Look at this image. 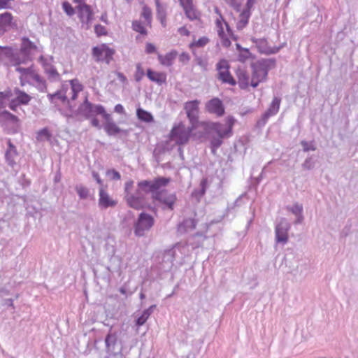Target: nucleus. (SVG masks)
Segmentation results:
<instances>
[{
    "label": "nucleus",
    "mask_w": 358,
    "mask_h": 358,
    "mask_svg": "<svg viewBox=\"0 0 358 358\" xmlns=\"http://www.w3.org/2000/svg\"><path fill=\"white\" fill-rule=\"evenodd\" d=\"M78 15L83 23L88 24L92 17V10L90 6L86 3H80L77 6Z\"/></svg>",
    "instance_id": "obj_23"
},
{
    "label": "nucleus",
    "mask_w": 358,
    "mask_h": 358,
    "mask_svg": "<svg viewBox=\"0 0 358 358\" xmlns=\"http://www.w3.org/2000/svg\"><path fill=\"white\" fill-rule=\"evenodd\" d=\"M185 10V15L186 16L191 20H196L197 19L198 17V15L196 12V10H194V7L192 6V7H189V8H186L184 10Z\"/></svg>",
    "instance_id": "obj_47"
},
{
    "label": "nucleus",
    "mask_w": 358,
    "mask_h": 358,
    "mask_svg": "<svg viewBox=\"0 0 358 358\" xmlns=\"http://www.w3.org/2000/svg\"><path fill=\"white\" fill-rule=\"evenodd\" d=\"M196 127L191 125L186 127L183 124H179L178 126L174 127L171 132L172 140L175 141L177 144L183 145L187 143L192 131Z\"/></svg>",
    "instance_id": "obj_5"
},
{
    "label": "nucleus",
    "mask_w": 358,
    "mask_h": 358,
    "mask_svg": "<svg viewBox=\"0 0 358 358\" xmlns=\"http://www.w3.org/2000/svg\"><path fill=\"white\" fill-rule=\"evenodd\" d=\"M184 246L180 244H176L172 248L166 250L163 254L162 261L169 264V267L173 265L175 260L176 250H180Z\"/></svg>",
    "instance_id": "obj_25"
},
{
    "label": "nucleus",
    "mask_w": 358,
    "mask_h": 358,
    "mask_svg": "<svg viewBox=\"0 0 358 358\" xmlns=\"http://www.w3.org/2000/svg\"><path fill=\"white\" fill-rule=\"evenodd\" d=\"M52 134L47 128H43L39 130L36 134V139L38 141H50Z\"/></svg>",
    "instance_id": "obj_39"
},
{
    "label": "nucleus",
    "mask_w": 358,
    "mask_h": 358,
    "mask_svg": "<svg viewBox=\"0 0 358 358\" xmlns=\"http://www.w3.org/2000/svg\"><path fill=\"white\" fill-rule=\"evenodd\" d=\"M30 69H31V66L28 67V68H23V67L18 66L15 69L16 71H17L20 73V83L22 86L24 85V79Z\"/></svg>",
    "instance_id": "obj_46"
},
{
    "label": "nucleus",
    "mask_w": 358,
    "mask_h": 358,
    "mask_svg": "<svg viewBox=\"0 0 358 358\" xmlns=\"http://www.w3.org/2000/svg\"><path fill=\"white\" fill-rule=\"evenodd\" d=\"M204 184H205V180L201 181V185L202 186L201 189L199 192H197V191L193 192L192 195L195 196H199V197L202 196L205 194V191H206L205 187H204Z\"/></svg>",
    "instance_id": "obj_57"
},
{
    "label": "nucleus",
    "mask_w": 358,
    "mask_h": 358,
    "mask_svg": "<svg viewBox=\"0 0 358 358\" xmlns=\"http://www.w3.org/2000/svg\"><path fill=\"white\" fill-rule=\"evenodd\" d=\"M0 96L3 101L5 102L6 99H8L13 96V92L10 90H6L3 92H0Z\"/></svg>",
    "instance_id": "obj_56"
},
{
    "label": "nucleus",
    "mask_w": 358,
    "mask_h": 358,
    "mask_svg": "<svg viewBox=\"0 0 358 358\" xmlns=\"http://www.w3.org/2000/svg\"><path fill=\"white\" fill-rule=\"evenodd\" d=\"M141 15L147 21V24L148 25H150L151 23V19H152L151 10L148 7L144 6L143 8V12H142Z\"/></svg>",
    "instance_id": "obj_45"
},
{
    "label": "nucleus",
    "mask_w": 358,
    "mask_h": 358,
    "mask_svg": "<svg viewBox=\"0 0 358 358\" xmlns=\"http://www.w3.org/2000/svg\"><path fill=\"white\" fill-rule=\"evenodd\" d=\"M209 42V39L207 37H201L196 41H194L192 45H196L197 47H203Z\"/></svg>",
    "instance_id": "obj_54"
},
{
    "label": "nucleus",
    "mask_w": 358,
    "mask_h": 358,
    "mask_svg": "<svg viewBox=\"0 0 358 358\" xmlns=\"http://www.w3.org/2000/svg\"><path fill=\"white\" fill-rule=\"evenodd\" d=\"M106 174L108 177L113 180H118L121 178L120 173L115 169H108Z\"/></svg>",
    "instance_id": "obj_49"
},
{
    "label": "nucleus",
    "mask_w": 358,
    "mask_h": 358,
    "mask_svg": "<svg viewBox=\"0 0 358 358\" xmlns=\"http://www.w3.org/2000/svg\"><path fill=\"white\" fill-rule=\"evenodd\" d=\"M275 66V59H262L251 64L252 76L250 86L255 88L260 83L266 80L268 72Z\"/></svg>",
    "instance_id": "obj_1"
},
{
    "label": "nucleus",
    "mask_w": 358,
    "mask_h": 358,
    "mask_svg": "<svg viewBox=\"0 0 358 358\" xmlns=\"http://www.w3.org/2000/svg\"><path fill=\"white\" fill-rule=\"evenodd\" d=\"M229 64L227 61L222 59L217 64V70L218 71L217 78L224 83L229 84L234 86L236 84L235 79L231 76L229 71Z\"/></svg>",
    "instance_id": "obj_9"
},
{
    "label": "nucleus",
    "mask_w": 358,
    "mask_h": 358,
    "mask_svg": "<svg viewBox=\"0 0 358 358\" xmlns=\"http://www.w3.org/2000/svg\"><path fill=\"white\" fill-rule=\"evenodd\" d=\"M287 210L290 211L292 214H294L296 219L294 221L295 224H301L303 221V206L298 203H294L292 206H288L286 207Z\"/></svg>",
    "instance_id": "obj_27"
},
{
    "label": "nucleus",
    "mask_w": 358,
    "mask_h": 358,
    "mask_svg": "<svg viewBox=\"0 0 358 358\" xmlns=\"http://www.w3.org/2000/svg\"><path fill=\"white\" fill-rule=\"evenodd\" d=\"M177 55V52L176 50H173L167 53L165 56L159 55L158 56V59L162 64L169 66L172 65L173 61L176 59Z\"/></svg>",
    "instance_id": "obj_32"
},
{
    "label": "nucleus",
    "mask_w": 358,
    "mask_h": 358,
    "mask_svg": "<svg viewBox=\"0 0 358 358\" xmlns=\"http://www.w3.org/2000/svg\"><path fill=\"white\" fill-rule=\"evenodd\" d=\"M133 185L134 181L131 180L127 181L125 183L124 198L129 207L139 210L143 206L145 194H144L143 191L140 190L138 187L135 190V192H133Z\"/></svg>",
    "instance_id": "obj_2"
},
{
    "label": "nucleus",
    "mask_w": 358,
    "mask_h": 358,
    "mask_svg": "<svg viewBox=\"0 0 358 358\" xmlns=\"http://www.w3.org/2000/svg\"><path fill=\"white\" fill-rule=\"evenodd\" d=\"M94 31L98 36H103L106 34V28L101 24H96L94 27Z\"/></svg>",
    "instance_id": "obj_55"
},
{
    "label": "nucleus",
    "mask_w": 358,
    "mask_h": 358,
    "mask_svg": "<svg viewBox=\"0 0 358 358\" xmlns=\"http://www.w3.org/2000/svg\"><path fill=\"white\" fill-rule=\"evenodd\" d=\"M196 225V221L192 218H188L185 220L182 223L179 225V230L184 231H187L189 230H192L195 229Z\"/></svg>",
    "instance_id": "obj_35"
},
{
    "label": "nucleus",
    "mask_w": 358,
    "mask_h": 358,
    "mask_svg": "<svg viewBox=\"0 0 358 358\" xmlns=\"http://www.w3.org/2000/svg\"><path fill=\"white\" fill-rule=\"evenodd\" d=\"M17 28V24L13 22L11 13L6 12L0 15V36L3 35L9 29Z\"/></svg>",
    "instance_id": "obj_20"
},
{
    "label": "nucleus",
    "mask_w": 358,
    "mask_h": 358,
    "mask_svg": "<svg viewBox=\"0 0 358 358\" xmlns=\"http://www.w3.org/2000/svg\"><path fill=\"white\" fill-rule=\"evenodd\" d=\"M103 129L108 136H115L120 133H127L126 130L120 128L115 122L110 124H104Z\"/></svg>",
    "instance_id": "obj_29"
},
{
    "label": "nucleus",
    "mask_w": 358,
    "mask_h": 358,
    "mask_svg": "<svg viewBox=\"0 0 358 358\" xmlns=\"http://www.w3.org/2000/svg\"><path fill=\"white\" fill-rule=\"evenodd\" d=\"M30 85L35 86L41 92H45L47 90L46 81L39 74L34 76V80L31 81Z\"/></svg>",
    "instance_id": "obj_31"
},
{
    "label": "nucleus",
    "mask_w": 358,
    "mask_h": 358,
    "mask_svg": "<svg viewBox=\"0 0 358 358\" xmlns=\"http://www.w3.org/2000/svg\"><path fill=\"white\" fill-rule=\"evenodd\" d=\"M351 227L352 223L350 221H348L346 225L343 227L341 232V236L342 237H347L351 234Z\"/></svg>",
    "instance_id": "obj_53"
},
{
    "label": "nucleus",
    "mask_w": 358,
    "mask_h": 358,
    "mask_svg": "<svg viewBox=\"0 0 358 358\" xmlns=\"http://www.w3.org/2000/svg\"><path fill=\"white\" fill-rule=\"evenodd\" d=\"M224 137H222L221 136H212L210 145H211V151L213 155H215L216 150L218 148L221 146L222 144V139Z\"/></svg>",
    "instance_id": "obj_38"
},
{
    "label": "nucleus",
    "mask_w": 358,
    "mask_h": 358,
    "mask_svg": "<svg viewBox=\"0 0 358 358\" xmlns=\"http://www.w3.org/2000/svg\"><path fill=\"white\" fill-rule=\"evenodd\" d=\"M92 176H93V178L96 181V182L100 185V187H104L103 184V181L100 178V176L98 173L93 171Z\"/></svg>",
    "instance_id": "obj_63"
},
{
    "label": "nucleus",
    "mask_w": 358,
    "mask_h": 358,
    "mask_svg": "<svg viewBox=\"0 0 358 358\" xmlns=\"http://www.w3.org/2000/svg\"><path fill=\"white\" fill-rule=\"evenodd\" d=\"M40 60L42 62L44 72L47 75L48 78L50 81L60 80L59 73L57 72L56 68L51 64V62L53 60V57H50V59H47L43 56H41L40 57Z\"/></svg>",
    "instance_id": "obj_11"
},
{
    "label": "nucleus",
    "mask_w": 358,
    "mask_h": 358,
    "mask_svg": "<svg viewBox=\"0 0 358 358\" xmlns=\"http://www.w3.org/2000/svg\"><path fill=\"white\" fill-rule=\"evenodd\" d=\"M104 112V107L101 105H94L85 98V101L79 106L78 113L85 118H90L95 115Z\"/></svg>",
    "instance_id": "obj_6"
},
{
    "label": "nucleus",
    "mask_w": 358,
    "mask_h": 358,
    "mask_svg": "<svg viewBox=\"0 0 358 358\" xmlns=\"http://www.w3.org/2000/svg\"><path fill=\"white\" fill-rule=\"evenodd\" d=\"M0 60H8L10 62H13L14 65L24 63V60L20 59L17 55L14 53L13 50L9 47L0 46Z\"/></svg>",
    "instance_id": "obj_18"
},
{
    "label": "nucleus",
    "mask_w": 358,
    "mask_h": 358,
    "mask_svg": "<svg viewBox=\"0 0 358 358\" xmlns=\"http://www.w3.org/2000/svg\"><path fill=\"white\" fill-rule=\"evenodd\" d=\"M14 92L16 95L17 100L22 104H27L31 100V96L29 94L17 88L15 89Z\"/></svg>",
    "instance_id": "obj_37"
},
{
    "label": "nucleus",
    "mask_w": 358,
    "mask_h": 358,
    "mask_svg": "<svg viewBox=\"0 0 358 358\" xmlns=\"http://www.w3.org/2000/svg\"><path fill=\"white\" fill-rule=\"evenodd\" d=\"M136 67V70L134 74L135 80L136 82H140L145 75L144 69H143L141 63H138Z\"/></svg>",
    "instance_id": "obj_42"
},
{
    "label": "nucleus",
    "mask_w": 358,
    "mask_h": 358,
    "mask_svg": "<svg viewBox=\"0 0 358 358\" xmlns=\"http://www.w3.org/2000/svg\"><path fill=\"white\" fill-rule=\"evenodd\" d=\"M181 6L183 9L189 8V7L193 6L192 0H179Z\"/></svg>",
    "instance_id": "obj_58"
},
{
    "label": "nucleus",
    "mask_w": 358,
    "mask_h": 358,
    "mask_svg": "<svg viewBox=\"0 0 358 358\" xmlns=\"http://www.w3.org/2000/svg\"><path fill=\"white\" fill-rule=\"evenodd\" d=\"M290 224L285 218H281L275 227V240L277 243H287L288 241V231Z\"/></svg>",
    "instance_id": "obj_10"
},
{
    "label": "nucleus",
    "mask_w": 358,
    "mask_h": 358,
    "mask_svg": "<svg viewBox=\"0 0 358 358\" xmlns=\"http://www.w3.org/2000/svg\"><path fill=\"white\" fill-rule=\"evenodd\" d=\"M8 148L5 153V159L8 166L13 167L16 164L15 159L17 157V152L15 146L8 141Z\"/></svg>",
    "instance_id": "obj_24"
},
{
    "label": "nucleus",
    "mask_w": 358,
    "mask_h": 358,
    "mask_svg": "<svg viewBox=\"0 0 358 358\" xmlns=\"http://www.w3.org/2000/svg\"><path fill=\"white\" fill-rule=\"evenodd\" d=\"M281 99L279 97H274L267 110L263 114L262 120L259 124H265L268 119L278 113Z\"/></svg>",
    "instance_id": "obj_19"
},
{
    "label": "nucleus",
    "mask_w": 358,
    "mask_h": 358,
    "mask_svg": "<svg viewBox=\"0 0 358 358\" xmlns=\"http://www.w3.org/2000/svg\"><path fill=\"white\" fill-rule=\"evenodd\" d=\"M71 84V92H80L83 90V85L80 83L78 80L77 79H73L70 80Z\"/></svg>",
    "instance_id": "obj_44"
},
{
    "label": "nucleus",
    "mask_w": 358,
    "mask_h": 358,
    "mask_svg": "<svg viewBox=\"0 0 358 358\" xmlns=\"http://www.w3.org/2000/svg\"><path fill=\"white\" fill-rule=\"evenodd\" d=\"M236 76L238 78V83L241 89H246L250 85L251 78L245 70L238 68L236 71Z\"/></svg>",
    "instance_id": "obj_26"
},
{
    "label": "nucleus",
    "mask_w": 358,
    "mask_h": 358,
    "mask_svg": "<svg viewBox=\"0 0 358 358\" xmlns=\"http://www.w3.org/2000/svg\"><path fill=\"white\" fill-rule=\"evenodd\" d=\"M300 143L303 148V151L305 152L310 150L315 151L316 150V146L313 141L308 142L306 141H301Z\"/></svg>",
    "instance_id": "obj_43"
},
{
    "label": "nucleus",
    "mask_w": 358,
    "mask_h": 358,
    "mask_svg": "<svg viewBox=\"0 0 358 358\" xmlns=\"http://www.w3.org/2000/svg\"><path fill=\"white\" fill-rule=\"evenodd\" d=\"M132 28L133 29L136 31L139 32L140 34L143 35L147 34V31L144 26L142 24V23L139 21L135 20L132 22Z\"/></svg>",
    "instance_id": "obj_41"
},
{
    "label": "nucleus",
    "mask_w": 358,
    "mask_h": 358,
    "mask_svg": "<svg viewBox=\"0 0 358 358\" xmlns=\"http://www.w3.org/2000/svg\"><path fill=\"white\" fill-rule=\"evenodd\" d=\"M315 166V163L313 161V159L311 157H307L304 162L302 164V167L306 170H310L313 169Z\"/></svg>",
    "instance_id": "obj_52"
},
{
    "label": "nucleus",
    "mask_w": 358,
    "mask_h": 358,
    "mask_svg": "<svg viewBox=\"0 0 358 358\" xmlns=\"http://www.w3.org/2000/svg\"><path fill=\"white\" fill-rule=\"evenodd\" d=\"M99 115H102L103 117L105 119L104 124H110V123L114 122L111 115L110 114L107 113L105 110L103 113H99Z\"/></svg>",
    "instance_id": "obj_59"
},
{
    "label": "nucleus",
    "mask_w": 358,
    "mask_h": 358,
    "mask_svg": "<svg viewBox=\"0 0 358 358\" xmlns=\"http://www.w3.org/2000/svg\"><path fill=\"white\" fill-rule=\"evenodd\" d=\"M206 110L217 117H222L224 114V106L222 101L219 98H213L206 103Z\"/></svg>",
    "instance_id": "obj_13"
},
{
    "label": "nucleus",
    "mask_w": 358,
    "mask_h": 358,
    "mask_svg": "<svg viewBox=\"0 0 358 358\" xmlns=\"http://www.w3.org/2000/svg\"><path fill=\"white\" fill-rule=\"evenodd\" d=\"M169 181V178L160 177L151 181H141L138 183V187L140 188L141 191H143L145 194L149 192H151L152 194H154V193L158 192V190L161 187L166 186ZM152 196L153 195H152Z\"/></svg>",
    "instance_id": "obj_4"
},
{
    "label": "nucleus",
    "mask_w": 358,
    "mask_h": 358,
    "mask_svg": "<svg viewBox=\"0 0 358 358\" xmlns=\"http://www.w3.org/2000/svg\"><path fill=\"white\" fill-rule=\"evenodd\" d=\"M235 120L233 117H228L227 120V122L224 125L227 126V128H230V134L232 132V127L234 124Z\"/></svg>",
    "instance_id": "obj_60"
},
{
    "label": "nucleus",
    "mask_w": 358,
    "mask_h": 358,
    "mask_svg": "<svg viewBox=\"0 0 358 358\" xmlns=\"http://www.w3.org/2000/svg\"><path fill=\"white\" fill-rule=\"evenodd\" d=\"M115 74L120 82H122V83H127V79L126 76L122 73L117 71L115 73Z\"/></svg>",
    "instance_id": "obj_64"
},
{
    "label": "nucleus",
    "mask_w": 358,
    "mask_h": 358,
    "mask_svg": "<svg viewBox=\"0 0 358 358\" xmlns=\"http://www.w3.org/2000/svg\"><path fill=\"white\" fill-rule=\"evenodd\" d=\"M62 8H63L64 12L69 16H72L74 15V13H75L74 9L69 2H67V1L63 2Z\"/></svg>",
    "instance_id": "obj_51"
},
{
    "label": "nucleus",
    "mask_w": 358,
    "mask_h": 358,
    "mask_svg": "<svg viewBox=\"0 0 358 358\" xmlns=\"http://www.w3.org/2000/svg\"><path fill=\"white\" fill-rule=\"evenodd\" d=\"M19 119L7 110H0V127H7L8 125L17 126Z\"/></svg>",
    "instance_id": "obj_21"
},
{
    "label": "nucleus",
    "mask_w": 358,
    "mask_h": 358,
    "mask_svg": "<svg viewBox=\"0 0 358 358\" xmlns=\"http://www.w3.org/2000/svg\"><path fill=\"white\" fill-rule=\"evenodd\" d=\"M152 199L164 204V209L167 208L171 210H173L174 204L177 200L175 194L168 193L166 191H159L154 193Z\"/></svg>",
    "instance_id": "obj_8"
},
{
    "label": "nucleus",
    "mask_w": 358,
    "mask_h": 358,
    "mask_svg": "<svg viewBox=\"0 0 358 358\" xmlns=\"http://www.w3.org/2000/svg\"><path fill=\"white\" fill-rule=\"evenodd\" d=\"M147 76L151 81L159 85L165 83L166 80V75L164 73L153 71L150 69L147 71Z\"/></svg>",
    "instance_id": "obj_28"
},
{
    "label": "nucleus",
    "mask_w": 358,
    "mask_h": 358,
    "mask_svg": "<svg viewBox=\"0 0 358 358\" xmlns=\"http://www.w3.org/2000/svg\"><path fill=\"white\" fill-rule=\"evenodd\" d=\"M37 74L38 73L34 71V69L32 68V66H31V69L27 72V73L24 79V84L26 83L30 84L31 83V81L34 80V76H36Z\"/></svg>",
    "instance_id": "obj_50"
},
{
    "label": "nucleus",
    "mask_w": 358,
    "mask_h": 358,
    "mask_svg": "<svg viewBox=\"0 0 358 358\" xmlns=\"http://www.w3.org/2000/svg\"><path fill=\"white\" fill-rule=\"evenodd\" d=\"M38 51L36 45L31 41L28 38L23 37L20 47V52L25 57L23 60L30 59L33 55Z\"/></svg>",
    "instance_id": "obj_14"
},
{
    "label": "nucleus",
    "mask_w": 358,
    "mask_h": 358,
    "mask_svg": "<svg viewBox=\"0 0 358 358\" xmlns=\"http://www.w3.org/2000/svg\"><path fill=\"white\" fill-rule=\"evenodd\" d=\"M209 134L215 133L216 136H221L222 137H229L231 136L230 128H227L226 125H224L219 122H208L206 127Z\"/></svg>",
    "instance_id": "obj_17"
},
{
    "label": "nucleus",
    "mask_w": 358,
    "mask_h": 358,
    "mask_svg": "<svg viewBox=\"0 0 358 358\" xmlns=\"http://www.w3.org/2000/svg\"><path fill=\"white\" fill-rule=\"evenodd\" d=\"M99 206L101 208L106 209L117 204V201L110 196L104 187H99Z\"/></svg>",
    "instance_id": "obj_16"
},
{
    "label": "nucleus",
    "mask_w": 358,
    "mask_h": 358,
    "mask_svg": "<svg viewBox=\"0 0 358 358\" xmlns=\"http://www.w3.org/2000/svg\"><path fill=\"white\" fill-rule=\"evenodd\" d=\"M76 191L81 199H85L89 196V189L83 185H77Z\"/></svg>",
    "instance_id": "obj_40"
},
{
    "label": "nucleus",
    "mask_w": 358,
    "mask_h": 358,
    "mask_svg": "<svg viewBox=\"0 0 358 358\" xmlns=\"http://www.w3.org/2000/svg\"><path fill=\"white\" fill-rule=\"evenodd\" d=\"M257 48L261 53L266 55L275 54L279 51V48H271L268 46V42L264 38L252 39Z\"/></svg>",
    "instance_id": "obj_22"
},
{
    "label": "nucleus",
    "mask_w": 358,
    "mask_h": 358,
    "mask_svg": "<svg viewBox=\"0 0 358 358\" xmlns=\"http://www.w3.org/2000/svg\"><path fill=\"white\" fill-rule=\"evenodd\" d=\"M155 220L153 217L146 213L139 214L137 220L134 223V234L136 236H144L153 227Z\"/></svg>",
    "instance_id": "obj_3"
},
{
    "label": "nucleus",
    "mask_w": 358,
    "mask_h": 358,
    "mask_svg": "<svg viewBox=\"0 0 358 358\" xmlns=\"http://www.w3.org/2000/svg\"><path fill=\"white\" fill-rule=\"evenodd\" d=\"M155 51H156V48L152 43H148L146 44L145 52L148 54L154 53Z\"/></svg>",
    "instance_id": "obj_61"
},
{
    "label": "nucleus",
    "mask_w": 358,
    "mask_h": 358,
    "mask_svg": "<svg viewBox=\"0 0 358 358\" xmlns=\"http://www.w3.org/2000/svg\"><path fill=\"white\" fill-rule=\"evenodd\" d=\"M93 55L96 57L97 61H103L109 64L113 59L115 51L105 45L101 48L94 47L92 50Z\"/></svg>",
    "instance_id": "obj_12"
},
{
    "label": "nucleus",
    "mask_w": 358,
    "mask_h": 358,
    "mask_svg": "<svg viewBox=\"0 0 358 358\" xmlns=\"http://www.w3.org/2000/svg\"><path fill=\"white\" fill-rule=\"evenodd\" d=\"M255 3V0H247L245 8L243 10V11H248L249 13H251L250 10L253 7Z\"/></svg>",
    "instance_id": "obj_62"
},
{
    "label": "nucleus",
    "mask_w": 358,
    "mask_h": 358,
    "mask_svg": "<svg viewBox=\"0 0 358 358\" xmlns=\"http://www.w3.org/2000/svg\"><path fill=\"white\" fill-rule=\"evenodd\" d=\"M136 115L137 117L142 122L150 123L154 121L152 115L150 112L141 108L136 110Z\"/></svg>",
    "instance_id": "obj_33"
},
{
    "label": "nucleus",
    "mask_w": 358,
    "mask_h": 358,
    "mask_svg": "<svg viewBox=\"0 0 358 358\" xmlns=\"http://www.w3.org/2000/svg\"><path fill=\"white\" fill-rule=\"evenodd\" d=\"M66 92L67 90L64 91V90L62 89V90L57 91L54 94H48V98L51 103H53L55 99L61 100L62 102H65L66 101H69Z\"/></svg>",
    "instance_id": "obj_34"
},
{
    "label": "nucleus",
    "mask_w": 358,
    "mask_h": 358,
    "mask_svg": "<svg viewBox=\"0 0 358 358\" xmlns=\"http://www.w3.org/2000/svg\"><path fill=\"white\" fill-rule=\"evenodd\" d=\"M107 352L117 358H122L121 349L117 345V336L115 334H108L105 338Z\"/></svg>",
    "instance_id": "obj_15"
},
{
    "label": "nucleus",
    "mask_w": 358,
    "mask_h": 358,
    "mask_svg": "<svg viewBox=\"0 0 358 358\" xmlns=\"http://www.w3.org/2000/svg\"><path fill=\"white\" fill-rule=\"evenodd\" d=\"M250 15L251 13H249L248 11H242L241 13L239 20L237 22V28L238 29H242L247 25Z\"/></svg>",
    "instance_id": "obj_36"
},
{
    "label": "nucleus",
    "mask_w": 358,
    "mask_h": 358,
    "mask_svg": "<svg viewBox=\"0 0 358 358\" xmlns=\"http://www.w3.org/2000/svg\"><path fill=\"white\" fill-rule=\"evenodd\" d=\"M156 308V305H152L148 308L145 309L141 315L136 320V324L138 327L143 325L150 315L153 313L154 309Z\"/></svg>",
    "instance_id": "obj_30"
},
{
    "label": "nucleus",
    "mask_w": 358,
    "mask_h": 358,
    "mask_svg": "<svg viewBox=\"0 0 358 358\" xmlns=\"http://www.w3.org/2000/svg\"><path fill=\"white\" fill-rule=\"evenodd\" d=\"M251 53L248 48H244L238 55V60L241 62H245L248 59L251 57Z\"/></svg>",
    "instance_id": "obj_48"
},
{
    "label": "nucleus",
    "mask_w": 358,
    "mask_h": 358,
    "mask_svg": "<svg viewBox=\"0 0 358 358\" xmlns=\"http://www.w3.org/2000/svg\"><path fill=\"white\" fill-rule=\"evenodd\" d=\"M199 104L200 101L193 100L186 102L184 106L187 116L193 127H196L199 122Z\"/></svg>",
    "instance_id": "obj_7"
}]
</instances>
